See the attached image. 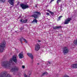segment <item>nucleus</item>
I'll use <instances>...</instances> for the list:
<instances>
[{
  "label": "nucleus",
  "mask_w": 77,
  "mask_h": 77,
  "mask_svg": "<svg viewBox=\"0 0 77 77\" xmlns=\"http://www.w3.org/2000/svg\"><path fill=\"white\" fill-rule=\"evenodd\" d=\"M13 62V60L11 58L10 59L9 61H4L2 63V65L3 68H6L8 67H10L11 66V63H12Z\"/></svg>",
  "instance_id": "nucleus-1"
},
{
  "label": "nucleus",
  "mask_w": 77,
  "mask_h": 77,
  "mask_svg": "<svg viewBox=\"0 0 77 77\" xmlns=\"http://www.w3.org/2000/svg\"><path fill=\"white\" fill-rule=\"evenodd\" d=\"M33 13L35 14L33 15H32V17H34L35 19L33 20V21L31 22V23H34V22H35V23H38V20H36V19H38V18H39V16L38 15H40L41 13L40 12H39L38 11H34Z\"/></svg>",
  "instance_id": "nucleus-2"
},
{
  "label": "nucleus",
  "mask_w": 77,
  "mask_h": 77,
  "mask_svg": "<svg viewBox=\"0 0 77 77\" xmlns=\"http://www.w3.org/2000/svg\"><path fill=\"white\" fill-rule=\"evenodd\" d=\"M5 42H3L2 43H1L0 44V48L1 49H0V51H1L2 50V52L3 51V50H5V47H6V45H5Z\"/></svg>",
  "instance_id": "nucleus-3"
},
{
  "label": "nucleus",
  "mask_w": 77,
  "mask_h": 77,
  "mask_svg": "<svg viewBox=\"0 0 77 77\" xmlns=\"http://www.w3.org/2000/svg\"><path fill=\"white\" fill-rule=\"evenodd\" d=\"M6 72H2L0 73V77H12L11 75L8 74L6 75Z\"/></svg>",
  "instance_id": "nucleus-4"
},
{
  "label": "nucleus",
  "mask_w": 77,
  "mask_h": 77,
  "mask_svg": "<svg viewBox=\"0 0 77 77\" xmlns=\"http://www.w3.org/2000/svg\"><path fill=\"white\" fill-rule=\"evenodd\" d=\"M69 52V49H68V48L67 47H64L63 48V52L64 54H66V53H68Z\"/></svg>",
  "instance_id": "nucleus-5"
},
{
  "label": "nucleus",
  "mask_w": 77,
  "mask_h": 77,
  "mask_svg": "<svg viewBox=\"0 0 77 77\" xmlns=\"http://www.w3.org/2000/svg\"><path fill=\"white\" fill-rule=\"evenodd\" d=\"M20 7L23 9H27L28 8H29V6L28 5H26L24 4H21L20 5Z\"/></svg>",
  "instance_id": "nucleus-6"
},
{
  "label": "nucleus",
  "mask_w": 77,
  "mask_h": 77,
  "mask_svg": "<svg viewBox=\"0 0 77 77\" xmlns=\"http://www.w3.org/2000/svg\"><path fill=\"white\" fill-rule=\"evenodd\" d=\"M71 18H69L68 19H67L65 20V22L64 23V24H69V21L72 20Z\"/></svg>",
  "instance_id": "nucleus-7"
},
{
  "label": "nucleus",
  "mask_w": 77,
  "mask_h": 77,
  "mask_svg": "<svg viewBox=\"0 0 77 77\" xmlns=\"http://www.w3.org/2000/svg\"><path fill=\"white\" fill-rule=\"evenodd\" d=\"M40 45L39 44H37L35 45V51H38L40 49Z\"/></svg>",
  "instance_id": "nucleus-8"
},
{
  "label": "nucleus",
  "mask_w": 77,
  "mask_h": 77,
  "mask_svg": "<svg viewBox=\"0 0 77 77\" xmlns=\"http://www.w3.org/2000/svg\"><path fill=\"white\" fill-rule=\"evenodd\" d=\"M18 69H19L18 67L15 66L14 67V68L11 69V72H14V71H18Z\"/></svg>",
  "instance_id": "nucleus-9"
},
{
  "label": "nucleus",
  "mask_w": 77,
  "mask_h": 77,
  "mask_svg": "<svg viewBox=\"0 0 77 77\" xmlns=\"http://www.w3.org/2000/svg\"><path fill=\"white\" fill-rule=\"evenodd\" d=\"M18 57L19 59H23L24 57V55L23 52H20L18 55Z\"/></svg>",
  "instance_id": "nucleus-10"
},
{
  "label": "nucleus",
  "mask_w": 77,
  "mask_h": 77,
  "mask_svg": "<svg viewBox=\"0 0 77 77\" xmlns=\"http://www.w3.org/2000/svg\"><path fill=\"white\" fill-rule=\"evenodd\" d=\"M8 2L11 5H14L15 0H8Z\"/></svg>",
  "instance_id": "nucleus-11"
},
{
  "label": "nucleus",
  "mask_w": 77,
  "mask_h": 77,
  "mask_svg": "<svg viewBox=\"0 0 77 77\" xmlns=\"http://www.w3.org/2000/svg\"><path fill=\"white\" fill-rule=\"evenodd\" d=\"M12 59L13 60V61L16 63H17V57H16L15 56H13Z\"/></svg>",
  "instance_id": "nucleus-12"
},
{
  "label": "nucleus",
  "mask_w": 77,
  "mask_h": 77,
  "mask_svg": "<svg viewBox=\"0 0 77 77\" xmlns=\"http://www.w3.org/2000/svg\"><path fill=\"white\" fill-rule=\"evenodd\" d=\"M71 68L72 69H76L77 68V64H72L71 65Z\"/></svg>",
  "instance_id": "nucleus-13"
},
{
  "label": "nucleus",
  "mask_w": 77,
  "mask_h": 77,
  "mask_svg": "<svg viewBox=\"0 0 77 77\" xmlns=\"http://www.w3.org/2000/svg\"><path fill=\"white\" fill-rule=\"evenodd\" d=\"M27 55H28V56H29V57H30L31 59H33V56L32 54L28 53L27 54Z\"/></svg>",
  "instance_id": "nucleus-14"
},
{
  "label": "nucleus",
  "mask_w": 77,
  "mask_h": 77,
  "mask_svg": "<svg viewBox=\"0 0 77 77\" xmlns=\"http://www.w3.org/2000/svg\"><path fill=\"white\" fill-rule=\"evenodd\" d=\"M61 27H62V26H55V27H53V29H55V30H57V29H61Z\"/></svg>",
  "instance_id": "nucleus-15"
},
{
  "label": "nucleus",
  "mask_w": 77,
  "mask_h": 77,
  "mask_svg": "<svg viewBox=\"0 0 77 77\" xmlns=\"http://www.w3.org/2000/svg\"><path fill=\"white\" fill-rule=\"evenodd\" d=\"M27 19H26L25 20H23V19H21L20 20V22L21 23H26V22H27Z\"/></svg>",
  "instance_id": "nucleus-16"
},
{
  "label": "nucleus",
  "mask_w": 77,
  "mask_h": 77,
  "mask_svg": "<svg viewBox=\"0 0 77 77\" xmlns=\"http://www.w3.org/2000/svg\"><path fill=\"white\" fill-rule=\"evenodd\" d=\"M62 17H63V16H60V17H58V19L57 20V21H60V19L62 18Z\"/></svg>",
  "instance_id": "nucleus-17"
},
{
  "label": "nucleus",
  "mask_w": 77,
  "mask_h": 77,
  "mask_svg": "<svg viewBox=\"0 0 77 77\" xmlns=\"http://www.w3.org/2000/svg\"><path fill=\"white\" fill-rule=\"evenodd\" d=\"M24 38L23 37H22L20 39V41L22 44H23V39L24 40Z\"/></svg>",
  "instance_id": "nucleus-18"
},
{
  "label": "nucleus",
  "mask_w": 77,
  "mask_h": 77,
  "mask_svg": "<svg viewBox=\"0 0 77 77\" xmlns=\"http://www.w3.org/2000/svg\"><path fill=\"white\" fill-rule=\"evenodd\" d=\"M48 75V73L47 72H46L43 73L42 75V76H43L44 75Z\"/></svg>",
  "instance_id": "nucleus-19"
},
{
  "label": "nucleus",
  "mask_w": 77,
  "mask_h": 77,
  "mask_svg": "<svg viewBox=\"0 0 77 77\" xmlns=\"http://www.w3.org/2000/svg\"><path fill=\"white\" fill-rule=\"evenodd\" d=\"M61 1H62V0H57V3L58 4V5H59V3H60V2H61Z\"/></svg>",
  "instance_id": "nucleus-20"
},
{
  "label": "nucleus",
  "mask_w": 77,
  "mask_h": 77,
  "mask_svg": "<svg viewBox=\"0 0 77 77\" xmlns=\"http://www.w3.org/2000/svg\"><path fill=\"white\" fill-rule=\"evenodd\" d=\"M23 40H24V41L25 43L27 44V40H26L24 38L23 39Z\"/></svg>",
  "instance_id": "nucleus-21"
},
{
  "label": "nucleus",
  "mask_w": 77,
  "mask_h": 77,
  "mask_svg": "<svg viewBox=\"0 0 77 77\" xmlns=\"http://www.w3.org/2000/svg\"><path fill=\"white\" fill-rule=\"evenodd\" d=\"M28 74H29L30 76V75H31V74H32V72H31V71H29V72Z\"/></svg>",
  "instance_id": "nucleus-22"
},
{
  "label": "nucleus",
  "mask_w": 77,
  "mask_h": 77,
  "mask_svg": "<svg viewBox=\"0 0 77 77\" xmlns=\"http://www.w3.org/2000/svg\"><path fill=\"white\" fill-rule=\"evenodd\" d=\"M0 1H1L2 3H5V0H0Z\"/></svg>",
  "instance_id": "nucleus-23"
},
{
  "label": "nucleus",
  "mask_w": 77,
  "mask_h": 77,
  "mask_svg": "<svg viewBox=\"0 0 77 77\" xmlns=\"http://www.w3.org/2000/svg\"><path fill=\"white\" fill-rule=\"evenodd\" d=\"M50 14H53H53H54V12H52L51 11V12L50 13Z\"/></svg>",
  "instance_id": "nucleus-24"
},
{
  "label": "nucleus",
  "mask_w": 77,
  "mask_h": 77,
  "mask_svg": "<svg viewBox=\"0 0 77 77\" xmlns=\"http://www.w3.org/2000/svg\"><path fill=\"white\" fill-rule=\"evenodd\" d=\"M46 15H47L50 16V13H47Z\"/></svg>",
  "instance_id": "nucleus-25"
},
{
  "label": "nucleus",
  "mask_w": 77,
  "mask_h": 77,
  "mask_svg": "<svg viewBox=\"0 0 77 77\" xmlns=\"http://www.w3.org/2000/svg\"><path fill=\"white\" fill-rule=\"evenodd\" d=\"M24 76L25 77H27V75H26L25 74H24Z\"/></svg>",
  "instance_id": "nucleus-26"
},
{
  "label": "nucleus",
  "mask_w": 77,
  "mask_h": 77,
  "mask_svg": "<svg viewBox=\"0 0 77 77\" xmlns=\"http://www.w3.org/2000/svg\"><path fill=\"white\" fill-rule=\"evenodd\" d=\"M53 1H54V0H51L50 2V3H51L52 2H53Z\"/></svg>",
  "instance_id": "nucleus-27"
},
{
  "label": "nucleus",
  "mask_w": 77,
  "mask_h": 77,
  "mask_svg": "<svg viewBox=\"0 0 77 77\" xmlns=\"http://www.w3.org/2000/svg\"><path fill=\"white\" fill-rule=\"evenodd\" d=\"M48 12L50 13L51 12V11H50V10H47Z\"/></svg>",
  "instance_id": "nucleus-28"
},
{
  "label": "nucleus",
  "mask_w": 77,
  "mask_h": 77,
  "mask_svg": "<svg viewBox=\"0 0 77 77\" xmlns=\"http://www.w3.org/2000/svg\"><path fill=\"white\" fill-rule=\"evenodd\" d=\"M23 68H25V66H22Z\"/></svg>",
  "instance_id": "nucleus-29"
},
{
  "label": "nucleus",
  "mask_w": 77,
  "mask_h": 77,
  "mask_svg": "<svg viewBox=\"0 0 77 77\" xmlns=\"http://www.w3.org/2000/svg\"><path fill=\"white\" fill-rule=\"evenodd\" d=\"M35 8H37V5H36V4H35Z\"/></svg>",
  "instance_id": "nucleus-30"
},
{
  "label": "nucleus",
  "mask_w": 77,
  "mask_h": 77,
  "mask_svg": "<svg viewBox=\"0 0 77 77\" xmlns=\"http://www.w3.org/2000/svg\"><path fill=\"white\" fill-rule=\"evenodd\" d=\"M38 42H41V41L40 40H38Z\"/></svg>",
  "instance_id": "nucleus-31"
},
{
  "label": "nucleus",
  "mask_w": 77,
  "mask_h": 77,
  "mask_svg": "<svg viewBox=\"0 0 77 77\" xmlns=\"http://www.w3.org/2000/svg\"><path fill=\"white\" fill-rule=\"evenodd\" d=\"M51 62H50V61H49L48 62V63H49V64H51Z\"/></svg>",
  "instance_id": "nucleus-32"
},
{
  "label": "nucleus",
  "mask_w": 77,
  "mask_h": 77,
  "mask_svg": "<svg viewBox=\"0 0 77 77\" xmlns=\"http://www.w3.org/2000/svg\"><path fill=\"white\" fill-rule=\"evenodd\" d=\"M65 77H69V76L67 75V76H66Z\"/></svg>",
  "instance_id": "nucleus-33"
},
{
  "label": "nucleus",
  "mask_w": 77,
  "mask_h": 77,
  "mask_svg": "<svg viewBox=\"0 0 77 77\" xmlns=\"http://www.w3.org/2000/svg\"><path fill=\"white\" fill-rule=\"evenodd\" d=\"M20 30H22V28H20Z\"/></svg>",
  "instance_id": "nucleus-34"
},
{
  "label": "nucleus",
  "mask_w": 77,
  "mask_h": 77,
  "mask_svg": "<svg viewBox=\"0 0 77 77\" xmlns=\"http://www.w3.org/2000/svg\"><path fill=\"white\" fill-rule=\"evenodd\" d=\"M37 64H38V65H39V63H38Z\"/></svg>",
  "instance_id": "nucleus-35"
},
{
  "label": "nucleus",
  "mask_w": 77,
  "mask_h": 77,
  "mask_svg": "<svg viewBox=\"0 0 77 77\" xmlns=\"http://www.w3.org/2000/svg\"><path fill=\"white\" fill-rule=\"evenodd\" d=\"M28 77H30V76H29Z\"/></svg>",
  "instance_id": "nucleus-36"
}]
</instances>
